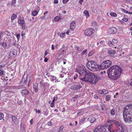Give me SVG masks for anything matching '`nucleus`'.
Wrapping results in <instances>:
<instances>
[{
  "mask_svg": "<svg viewBox=\"0 0 132 132\" xmlns=\"http://www.w3.org/2000/svg\"><path fill=\"white\" fill-rule=\"evenodd\" d=\"M84 68L83 65H78L76 69V72L80 75V79L84 81H88L92 84H95L100 79V77H97L94 73L88 72Z\"/></svg>",
  "mask_w": 132,
  "mask_h": 132,
  "instance_id": "nucleus-1",
  "label": "nucleus"
},
{
  "mask_svg": "<svg viewBox=\"0 0 132 132\" xmlns=\"http://www.w3.org/2000/svg\"><path fill=\"white\" fill-rule=\"evenodd\" d=\"M122 71L121 67L117 65L112 66L107 71L109 78L111 80H115L119 78Z\"/></svg>",
  "mask_w": 132,
  "mask_h": 132,
  "instance_id": "nucleus-2",
  "label": "nucleus"
},
{
  "mask_svg": "<svg viewBox=\"0 0 132 132\" xmlns=\"http://www.w3.org/2000/svg\"><path fill=\"white\" fill-rule=\"evenodd\" d=\"M109 125L108 130L110 132H124V129L122 126V123L120 121L108 120L107 125Z\"/></svg>",
  "mask_w": 132,
  "mask_h": 132,
  "instance_id": "nucleus-3",
  "label": "nucleus"
},
{
  "mask_svg": "<svg viewBox=\"0 0 132 132\" xmlns=\"http://www.w3.org/2000/svg\"><path fill=\"white\" fill-rule=\"evenodd\" d=\"M132 108H124L123 111V118L126 122H131V120L132 117Z\"/></svg>",
  "mask_w": 132,
  "mask_h": 132,
  "instance_id": "nucleus-4",
  "label": "nucleus"
},
{
  "mask_svg": "<svg viewBox=\"0 0 132 132\" xmlns=\"http://www.w3.org/2000/svg\"><path fill=\"white\" fill-rule=\"evenodd\" d=\"M86 65L87 68L90 70L95 71L99 70V66L94 61H88Z\"/></svg>",
  "mask_w": 132,
  "mask_h": 132,
  "instance_id": "nucleus-5",
  "label": "nucleus"
},
{
  "mask_svg": "<svg viewBox=\"0 0 132 132\" xmlns=\"http://www.w3.org/2000/svg\"><path fill=\"white\" fill-rule=\"evenodd\" d=\"M112 62L109 60H107L102 62L99 66V70L105 69L109 67L111 65Z\"/></svg>",
  "mask_w": 132,
  "mask_h": 132,
  "instance_id": "nucleus-6",
  "label": "nucleus"
},
{
  "mask_svg": "<svg viewBox=\"0 0 132 132\" xmlns=\"http://www.w3.org/2000/svg\"><path fill=\"white\" fill-rule=\"evenodd\" d=\"M108 127L106 126H98L94 130V132H107ZM109 132H110L109 131Z\"/></svg>",
  "mask_w": 132,
  "mask_h": 132,
  "instance_id": "nucleus-7",
  "label": "nucleus"
},
{
  "mask_svg": "<svg viewBox=\"0 0 132 132\" xmlns=\"http://www.w3.org/2000/svg\"><path fill=\"white\" fill-rule=\"evenodd\" d=\"M95 32L93 28H88L86 30L84 34L85 36H90Z\"/></svg>",
  "mask_w": 132,
  "mask_h": 132,
  "instance_id": "nucleus-8",
  "label": "nucleus"
},
{
  "mask_svg": "<svg viewBox=\"0 0 132 132\" xmlns=\"http://www.w3.org/2000/svg\"><path fill=\"white\" fill-rule=\"evenodd\" d=\"M82 87V86L79 84H76L72 85L70 87L72 90H76L79 89Z\"/></svg>",
  "mask_w": 132,
  "mask_h": 132,
  "instance_id": "nucleus-9",
  "label": "nucleus"
},
{
  "mask_svg": "<svg viewBox=\"0 0 132 132\" xmlns=\"http://www.w3.org/2000/svg\"><path fill=\"white\" fill-rule=\"evenodd\" d=\"M108 31L109 34H116L117 32V29L115 27H112L108 29Z\"/></svg>",
  "mask_w": 132,
  "mask_h": 132,
  "instance_id": "nucleus-10",
  "label": "nucleus"
},
{
  "mask_svg": "<svg viewBox=\"0 0 132 132\" xmlns=\"http://www.w3.org/2000/svg\"><path fill=\"white\" fill-rule=\"evenodd\" d=\"M21 93L22 96L26 97L29 94V92L28 90L25 89L22 90Z\"/></svg>",
  "mask_w": 132,
  "mask_h": 132,
  "instance_id": "nucleus-11",
  "label": "nucleus"
},
{
  "mask_svg": "<svg viewBox=\"0 0 132 132\" xmlns=\"http://www.w3.org/2000/svg\"><path fill=\"white\" fill-rule=\"evenodd\" d=\"M76 27V23L75 21H73L70 23V29L73 31Z\"/></svg>",
  "mask_w": 132,
  "mask_h": 132,
  "instance_id": "nucleus-12",
  "label": "nucleus"
},
{
  "mask_svg": "<svg viewBox=\"0 0 132 132\" xmlns=\"http://www.w3.org/2000/svg\"><path fill=\"white\" fill-rule=\"evenodd\" d=\"M38 84L36 83L34 84L33 86V88L34 91L36 93L38 92Z\"/></svg>",
  "mask_w": 132,
  "mask_h": 132,
  "instance_id": "nucleus-13",
  "label": "nucleus"
},
{
  "mask_svg": "<svg viewBox=\"0 0 132 132\" xmlns=\"http://www.w3.org/2000/svg\"><path fill=\"white\" fill-rule=\"evenodd\" d=\"M17 51L15 50H14L11 52L10 55L11 56L15 57L17 54Z\"/></svg>",
  "mask_w": 132,
  "mask_h": 132,
  "instance_id": "nucleus-14",
  "label": "nucleus"
},
{
  "mask_svg": "<svg viewBox=\"0 0 132 132\" xmlns=\"http://www.w3.org/2000/svg\"><path fill=\"white\" fill-rule=\"evenodd\" d=\"M109 46L111 47L116 48V46H115V45L113 44L112 42L111 41H109L108 43Z\"/></svg>",
  "mask_w": 132,
  "mask_h": 132,
  "instance_id": "nucleus-15",
  "label": "nucleus"
},
{
  "mask_svg": "<svg viewBox=\"0 0 132 132\" xmlns=\"http://www.w3.org/2000/svg\"><path fill=\"white\" fill-rule=\"evenodd\" d=\"M88 119L91 123L93 122L96 120L95 118L93 117L88 118Z\"/></svg>",
  "mask_w": 132,
  "mask_h": 132,
  "instance_id": "nucleus-16",
  "label": "nucleus"
},
{
  "mask_svg": "<svg viewBox=\"0 0 132 132\" xmlns=\"http://www.w3.org/2000/svg\"><path fill=\"white\" fill-rule=\"evenodd\" d=\"M12 121L15 123H18V119L15 116H12Z\"/></svg>",
  "mask_w": 132,
  "mask_h": 132,
  "instance_id": "nucleus-17",
  "label": "nucleus"
},
{
  "mask_svg": "<svg viewBox=\"0 0 132 132\" xmlns=\"http://www.w3.org/2000/svg\"><path fill=\"white\" fill-rule=\"evenodd\" d=\"M108 53L110 54L111 56H113L114 54L116 53V52L114 50H110L108 51Z\"/></svg>",
  "mask_w": 132,
  "mask_h": 132,
  "instance_id": "nucleus-18",
  "label": "nucleus"
},
{
  "mask_svg": "<svg viewBox=\"0 0 132 132\" xmlns=\"http://www.w3.org/2000/svg\"><path fill=\"white\" fill-rule=\"evenodd\" d=\"M65 52L64 51V48H62L61 49L59 52V53L63 55L64 53H65Z\"/></svg>",
  "mask_w": 132,
  "mask_h": 132,
  "instance_id": "nucleus-19",
  "label": "nucleus"
},
{
  "mask_svg": "<svg viewBox=\"0 0 132 132\" xmlns=\"http://www.w3.org/2000/svg\"><path fill=\"white\" fill-rule=\"evenodd\" d=\"M65 32H62V33L59 32L58 33L57 35L60 37L62 38L65 36Z\"/></svg>",
  "mask_w": 132,
  "mask_h": 132,
  "instance_id": "nucleus-20",
  "label": "nucleus"
},
{
  "mask_svg": "<svg viewBox=\"0 0 132 132\" xmlns=\"http://www.w3.org/2000/svg\"><path fill=\"white\" fill-rule=\"evenodd\" d=\"M27 77H24V75L23 76L21 80V82L25 83L27 82Z\"/></svg>",
  "mask_w": 132,
  "mask_h": 132,
  "instance_id": "nucleus-21",
  "label": "nucleus"
},
{
  "mask_svg": "<svg viewBox=\"0 0 132 132\" xmlns=\"http://www.w3.org/2000/svg\"><path fill=\"white\" fill-rule=\"evenodd\" d=\"M95 53V50H92L90 51L88 53V56H91L93 55Z\"/></svg>",
  "mask_w": 132,
  "mask_h": 132,
  "instance_id": "nucleus-22",
  "label": "nucleus"
},
{
  "mask_svg": "<svg viewBox=\"0 0 132 132\" xmlns=\"http://www.w3.org/2000/svg\"><path fill=\"white\" fill-rule=\"evenodd\" d=\"M85 15L86 16V18H88L89 16V12L88 11L85 10L84 12Z\"/></svg>",
  "mask_w": 132,
  "mask_h": 132,
  "instance_id": "nucleus-23",
  "label": "nucleus"
},
{
  "mask_svg": "<svg viewBox=\"0 0 132 132\" xmlns=\"http://www.w3.org/2000/svg\"><path fill=\"white\" fill-rule=\"evenodd\" d=\"M63 55L59 53L57 54L56 55L57 59H61Z\"/></svg>",
  "mask_w": 132,
  "mask_h": 132,
  "instance_id": "nucleus-24",
  "label": "nucleus"
},
{
  "mask_svg": "<svg viewBox=\"0 0 132 132\" xmlns=\"http://www.w3.org/2000/svg\"><path fill=\"white\" fill-rule=\"evenodd\" d=\"M18 22L19 24H21L25 23V21L24 20L20 19L18 20Z\"/></svg>",
  "mask_w": 132,
  "mask_h": 132,
  "instance_id": "nucleus-25",
  "label": "nucleus"
},
{
  "mask_svg": "<svg viewBox=\"0 0 132 132\" xmlns=\"http://www.w3.org/2000/svg\"><path fill=\"white\" fill-rule=\"evenodd\" d=\"M63 128V126L61 125L58 130V132H62Z\"/></svg>",
  "mask_w": 132,
  "mask_h": 132,
  "instance_id": "nucleus-26",
  "label": "nucleus"
},
{
  "mask_svg": "<svg viewBox=\"0 0 132 132\" xmlns=\"http://www.w3.org/2000/svg\"><path fill=\"white\" fill-rule=\"evenodd\" d=\"M17 17L16 15L15 14H13L12 16L11 17V19L12 20H13L16 18Z\"/></svg>",
  "mask_w": 132,
  "mask_h": 132,
  "instance_id": "nucleus-27",
  "label": "nucleus"
},
{
  "mask_svg": "<svg viewBox=\"0 0 132 132\" xmlns=\"http://www.w3.org/2000/svg\"><path fill=\"white\" fill-rule=\"evenodd\" d=\"M38 14V12L37 11L35 10L32 12V15L34 16H36Z\"/></svg>",
  "mask_w": 132,
  "mask_h": 132,
  "instance_id": "nucleus-28",
  "label": "nucleus"
},
{
  "mask_svg": "<svg viewBox=\"0 0 132 132\" xmlns=\"http://www.w3.org/2000/svg\"><path fill=\"white\" fill-rule=\"evenodd\" d=\"M20 26L23 30H24L25 29V23L21 24Z\"/></svg>",
  "mask_w": 132,
  "mask_h": 132,
  "instance_id": "nucleus-29",
  "label": "nucleus"
},
{
  "mask_svg": "<svg viewBox=\"0 0 132 132\" xmlns=\"http://www.w3.org/2000/svg\"><path fill=\"white\" fill-rule=\"evenodd\" d=\"M61 18L58 16H56L54 18V20L56 22H58Z\"/></svg>",
  "mask_w": 132,
  "mask_h": 132,
  "instance_id": "nucleus-30",
  "label": "nucleus"
},
{
  "mask_svg": "<svg viewBox=\"0 0 132 132\" xmlns=\"http://www.w3.org/2000/svg\"><path fill=\"white\" fill-rule=\"evenodd\" d=\"M112 42L114 44H116L118 43V40L116 39H112Z\"/></svg>",
  "mask_w": 132,
  "mask_h": 132,
  "instance_id": "nucleus-31",
  "label": "nucleus"
},
{
  "mask_svg": "<svg viewBox=\"0 0 132 132\" xmlns=\"http://www.w3.org/2000/svg\"><path fill=\"white\" fill-rule=\"evenodd\" d=\"M110 14L112 16L116 17L117 16V14L115 13L111 12L110 13Z\"/></svg>",
  "mask_w": 132,
  "mask_h": 132,
  "instance_id": "nucleus-32",
  "label": "nucleus"
},
{
  "mask_svg": "<svg viewBox=\"0 0 132 132\" xmlns=\"http://www.w3.org/2000/svg\"><path fill=\"white\" fill-rule=\"evenodd\" d=\"M110 98V95H106V96L105 99L106 101L109 100Z\"/></svg>",
  "mask_w": 132,
  "mask_h": 132,
  "instance_id": "nucleus-33",
  "label": "nucleus"
},
{
  "mask_svg": "<svg viewBox=\"0 0 132 132\" xmlns=\"http://www.w3.org/2000/svg\"><path fill=\"white\" fill-rule=\"evenodd\" d=\"M2 45L4 47H5L7 46V44L4 42H3L1 43Z\"/></svg>",
  "mask_w": 132,
  "mask_h": 132,
  "instance_id": "nucleus-34",
  "label": "nucleus"
},
{
  "mask_svg": "<svg viewBox=\"0 0 132 132\" xmlns=\"http://www.w3.org/2000/svg\"><path fill=\"white\" fill-rule=\"evenodd\" d=\"M111 114L114 115L115 114V110L114 109H112L110 111Z\"/></svg>",
  "mask_w": 132,
  "mask_h": 132,
  "instance_id": "nucleus-35",
  "label": "nucleus"
},
{
  "mask_svg": "<svg viewBox=\"0 0 132 132\" xmlns=\"http://www.w3.org/2000/svg\"><path fill=\"white\" fill-rule=\"evenodd\" d=\"M4 118V115L2 113H0V120H2Z\"/></svg>",
  "mask_w": 132,
  "mask_h": 132,
  "instance_id": "nucleus-36",
  "label": "nucleus"
},
{
  "mask_svg": "<svg viewBox=\"0 0 132 132\" xmlns=\"http://www.w3.org/2000/svg\"><path fill=\"white\" fill-rule=\"evenodd\" d=\"M17 103L18 104L20 105L22 104V102L21 100H18L17 101Z\"/></svg>",
  "mask_w": 132,
  "mask_h": 132,
  "instance_id": "nucleus-37",
  "label": "nucleus"
},
{
  "mask_svg": "<svg viewBox=\"0 0 132 132\" xmlns=\"http://www.w3.org/2000/svg\"><path fill=\"white\" fill-rule=\"evenodd\" d=\"M103 94H107L108 93V91L106 90H103Z\"/></svg>",
  "mask_w": 132,
  "mask_h": 132,
  "instance_id": "nucleus-38",
  "label": "nucleus"
},
{
  "mask_svg": "<svg viewBox=\"0 0 132 132\" xmlns=\"http://www.w3.org/2000/svg\"><path fill=\"white\" fill-rule=\"evenodd\" d=\"M87 51V49H85L82 52V53H81L82 55H84Z\"/></svg>",
  "mask_w": 132,
  "mask_h": 132,
  "instance_id": "nucleus-39",
  "label": "nucleus"
},
{
  "mask_svg": "<svg viewBox=\"0 0 132 132\" xmlns=\"http://www.w3.org/2000/svg\"><path fill=\"white\" fill-rule=\"evenodd\" d=\"M78 77V75L76 73L75 74V75L74 76H73V79H74L75 80H76L77 78Z\"/></svg>",
  "mask_w": 132,
  "mask_h": 132,
  "instance_id": "nucleus-40",
  "label": "nucleus"
},
{
  "mask_svg": "<svg viewBox=\"0 0 132 132\" xmlns=\"http://www.w3.org/2000/svg\"><path fill=\"white\" fill-rule=\"evenodd\" d=\"M122 11L126 13H128V11L124 9H122Z\"/></svg>",
  "mask_w": 132,
  "mask_h": 132,
  "instance_id": "nucleus-41",
  "label": "nucleus"
},
{
  "mask_svg": "<svg viewBox=\"0 0 132 132\" xmlns=\"http://www.w3.org/2000/svg\"><path fill=\"white\" fill-rule=\"evenodd\" d=\"M95 21H93L92 23V26H95L97 25Z\"/></svg>",
  "mask_w": 132,
  "mask_h": 132,
  "instance_id": "nucleus-42",
  "label": "nucleus"
},
{
  "mask_svg": "<svg viewBox=\"0 0 132 132\" xmlns=\"http://www.w3.org/2000/svg\"><path fill=\"white\" fill-rule=\"evenodd\" d=\"M69 0H63V4H65L67 3Z\"/></svg>",
  "mask_w": 132,
  "mask_h": 132,
  "instance_id": "nucleus-43",
  "label": "nucleus"
},
{
  "mask_svg": "<svg viewBox=\"0 0 132 132\" xmlns=\"http://www.w3.org/2000/svg\"><path fill=\"white\" fill-rule=\"evenodd\" d=\"M16 0H12V3L11 4L12 5H14L16 3Z\"/></svg>",
  "mask_w": 132,
  "mask_h": 132,
  "instance_id": "nucleus-44",
  "label": "nucleus"
},
{
  "mask_svg": "<svg viewBox=\"0 0 132 132\" xmlns=\"http://www.w3.org/2000/svg\"><path fill=\"white\" fill-rule=\"evenodd\" d=\"M44 58H45V59L44 60V61L45 62H47L48 59L47 58V57H45V56L44 57Z\"/></svg>",
  "mask_w": 132,
  "mask_h": 132,
  "instance_id": "nucleus-45",
  "label": "nucleus"
},
{
  "mask_svg": "<svg viewBox=\"0 0 132 132\" xmlns=\"http://www.w3.org/2000/svg\"><path fill=\"white\" fill-rule=\"evenodd\" d=\"M59 1L58 0H54V3L55 4H57L58 3Z\"/></svg>",
  "mask_w": 132,
  "mask_h": 132,
  "instance_id": "nucleus-46",
  "label": "nucleus"
},
{
  "mask_svg": "<svg viewBox=\"0 0 132 132\" xmlns=\"http://www.w3.org/2000/svg\"><path fill=\"white\" fill-rule=\"evenodd\" d=\"M20 34H17L16 35V36L17 37V38L18 39H19V37H20Z\"/></svg>",
  "mask_w": 132,
  "mask_h": 132,
  "instance_id": "nucleus-47",
  "label": "nucleus"
},
{
  "mask_svg": "<svg viewBox=\"0 0 132 132\" xmlns=\"http://www.w3.org/2000/svg\"><path fill=\"white\" fill-rule=\"evenodd\" d=\"M47 124L49 126H51L52 124V123L51 121H49L47 123Z\"/></svg>",
  "mask_w": 132,
  "mask_h": 132,
  "instance_id": "nucleus-48",
  "label": "nucleus"
},
{
  "mask_svg": "<svg viewBox=\"0 0 132 132\" xmlns=\"http://www.w3.org/2000/svg\"><path fill=\"white\" fill-rule=\"evenodd\" d=\"M122 20L123 21L126 22L128 21V18H123V19Z\"/></svg>",
  "mask_w": 132,
  "mask_h": 132,
  "instance_id": "nucleus-49",
  "label": "nucleus"
},
{
  "mask_svg": "<svg viewBox=\"0 0 132 132\" xmlns=\"http://www.w3.org/2000/svg\"><path fill=\"white\" fill-rule=\"evenodd\" d=\"M51 107H53L54 106V103H53V102H52L51 104Z\"/></svg>",
  "mask_w": 132,
  "mask_h": 132,
  "instance_id": "nucleus-50",
  "label": "nucleus"
},
{
  "mask_svg": "<svg viewBox=\"0 0 132 132\" xmlns=\"http://www.w3.org/2000/svg\"><path fill=\"white\" fill-rule=\"evenodd\" d=\"M126 106L128 107H132V104H128Z\"/></svg>",
  "mask_w": 132,
  "mask_h": 132,
  "instance_id": "nucleus-51",
  "label": "nucleus"
},
{
  "mask_svg": "<svg viewBox=\"0 0 132 132\" xmlns=\"http://www.w3.org/2000/svg\"><path fill=\"white\" fill-rule=\"evenodd\" d=\"M30 123L31 125H32L33 122V119H31V120L30 121Z\"/></svg>",
  "mask_w": 132,
  "mask_h": 132,
  "instance_id": "nucleus-52",
  "label": "nucleus"
},
{
  "mask_svg": "<svg viewBox=\"0 0 132 132\" xmlns=\"http://www.w3.org/2000/svg\"><path fill=\"white\" fill-rule=\"evenodd\" d=\"M87 117H86L87 118ZM86 120V117H84L82 118L81 119V121H82L83 122L85 120Z\"/></svg>",
  "mask_w": 132,
  "mask_h": 132,
  "instance_id": "nucleus-53",
  "label": "nucleus"
},
{
  "mask_svg": "<svg viewBox=\"0 0 132 132\" xmlns=\"http://www.w3.org/2000/svg\"><path fill=\"white\" fill-rule=\"evenodd\" d=\"M60 110L61 111H62V112H63L65 111V109L64 108H61Z\"/></svg>",
  "mask_w": 132,
  "mask_h": 132,
  "instance_id": "nucleus-54",
  "label": "nucleus"
},
{
  "mask_svg": "<svg viewBox=\"0 0 132 132\" xmlns=\"http://www.w3.org/2000/svg\"><path fill=\"white\" fill-rule=\"evenodd\" d=\"M35 111L36 113H40V111L39 110H37V109H36Z\"/></svg>",
  "mask_w": 132,
  "mask_h": 132,
  "instance_id": "nucleus-55",
  "label": "nucleus"
},
{
  "mask_svg": "<svg viewBox=\"0 0 132 132\" xmlns=\"http://www.w3.org/2000/svg\"><path fill=\"white\" fill-rule=\"evenodd\" d=\"M98 93H99L100 94H103V90H100L98 91Z\"/></svg>",
  "mask_w": 132,
  "mask_h": 132,
  "instance_id": "nucleus-56",
  "label": "nucleus"
},
{
  "mask_svg": "<svg viewBox=\"0 0 132 132\" xmlns=\"http://www.w3.org/2000/svg\"><path fill=\"white\" fill-rule=\"evenodd\" d=\"M84 0H79V2L80 4L81 5L82 4V2H83Z\"/></svg>",
  "mask_w": 132,
  "mask_h": 132,
  "instance_id": "nucleus-57",
  "label": "nucleus"
},
{
  "mask_svg": "<svg viewBox=\"0 0 132 132\" xmlns=\"http://www.w3.org/2000/svg\"><path fill=\"white\" fill-rule=\"evenodd\" d=\"M94 98L96 99H97L98 98V97L97 95H95L94 96Z\"/></svg>",
  "mask_w": 132,
  "mask_h": 132,
  "instance_id": "nucleus-58",
  "label": "nucleus"
},
{
  "mask_svg": "<svg viewBox=\"0 0 132 132\" xmlns=\"http://www.w3.org/2000/svg\"><path fill=\"white\" fill-rule=\"evenodd\" d=\"M3 71L2 70H0V75H3Z\"/></svg>",
  "mask_w": 132,
  "mask_h": 132,
  "instance_id": "nucleus-59",
  "label": "nucleus"
},
{
  "mask_svg": "<svg viewBox=\"0 0 132 132\" xmlns=\"http://www.w3.org/2000/svg\"><path fill=\"white\" fill-rule=\"evenodd\" d=\"M47 54V50H46L45 51V53H44L45 56Z\"/></svg>",
  "mask_w": 132,
  "mask_h": 132,
  "instance_id": "nucleus-60",
  "label": "nucleus"
},
{
  "mask_svg": "<svg viewBox=\"0 0 132 132\" xmlns=\"http://www.w3.org/2000/svg\"><path fill=\"white\" fill-rule=\"evenodd\" d=\"M56 98L55 97H54L53 100L52 101V102H53V103L55 101V100Z\"/></svg>",
  "mask_w": 132,
  "mask_h": 132,
  "instance_id": "nucleus-61",
  "label": "nucleus"
},
{
  "mask_svg": "<svg viewBox=\"0 0 132 132\" xmlns=\"http://www.w3.org/2000/svg\"><path fill=\"white\" fill-rule=\"evenodd\" d=\"M70 29H69L67 30V31L66 32L67 34L68 35H69V33L70 32Z\"/></svg>",
  "mask_w": 132,
  "mask_h": 132,
  "instance_id": "nucleus-62",
  "label": "nucleus"
},
{
  "mask_svg": "<svg viewBox=\"0 0 132 132\" xmlns=\"http://www.w3.org/2000/svg\"><path fill=\"white\" fill-rule=\"evenodd\" d=\"M54 45H52L51 49L52 50H54Z\"/></svg>",
  "mask_w": 132,
  "mask_h": 132,
  "instance_id": "nucleus-63",
  "label": "nucleus"
},
{
  "mask_svg": "<svg viewBox=\"0 0 132 132\" xmlns=\"http://www.w3.org/2000/svg\"><path fill=\"white\" fill-rule=\"evenodd\" d=\"M48 13V12L47 11H46L44 13V15H45L46 14H47Z\"/></svg>",
  "mask_w": 132,
  "mask_h": 132,
  "instance_id": "nucleus-64",
  "label": "nucleus"
}]
</instances>
